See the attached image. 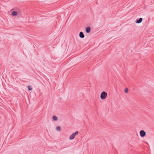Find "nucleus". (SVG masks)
<instances>
[{
  "instance_id": "nucleus-1",
  "label": "nucleus",
  "mask_w": 154,
  "mask_h": 154,
  "mask_svg": "<svg viewBox=\"0 0 154 154\" xmlns=\"http://www.w3.org/2000/svg\"><path fill=\"white\" fill-rule=\"evenodd\" d=\"M107 94L105 91L102 92L100 95V97L102 100L105 99L106 97Z\"/></svg>"
},
{
  "instance_id": "nucleus-11",
  "label": "nucleus",
  "mask_w": 154,
  "mask_h": 154,
  "mask_svg": "<svg viewBox=\"0 0 154 154\" xmlns=\"http://www.w3.org/2000/svg\"><path fill=\"white\" fill-rule=\"evenodd\" d=\"M124 92L125 93H127L128 92V89L127 88H126L124 90Z\"/></svg>"
},
{
  "instance_id": "nucleus-6",
  "label": "nucleus",
  "mask_w": 154,
  "mask_h": 154,
  "mask_svg": "<svg viewBox=\"0 0 154 154\" xmlns=\"http://www.w3.org/2000/svg\"><path fill=\"white\" fill-rule=\"evenodd\" d=\"M143 20V19L142 18H140L138 20H136V23H141Z\"/></svg>"
},
{
  "instance_id": "nucleus-2",
  "label": "nucleus",
  "mask_w": 154,
  "mask_h": 154,
  "mask_svg": "<svg viewBox=\"0 0 154 154\" xmlns=\"http://www.w3.org/2000/svg\"><path fill=\"white\" fill-rule=\"evenodd\" d=\"M78 131H76L75 132L73 133L69 137V139L70 140H72L75 137V136L78 134Z\"/></svg>"
},
{
  "instance_id": "nucleus-9",
  "label": "nucleus",
  "mask_w": 154,
  "mask_h": 154,
  "mask_svg": "<svg viewBox=\"0 0 154 154\" xmlns=\"http://www.w3.org/2000/svg\"><path fill=\"white\" fill-rule=\"evenodd\" d=\"M27 87H28V89L29 91H30L32 90V88L31 87V86H30V85L28 86Z\"/></svg>"
},
{
  "instance_id": "nucleus-4",
  "label": "nucleus",
  "mask_w": 154,
  "mask_h": 154,
  "mask_svg": "<svg viewBox=\"0 0 154 154\" xmlns=\"http://www.w3.org/2000/svg\"><path fill=\"white\" fill-rule=\"evenodd\" d=\"M91 31V28L90 27H87L85 29V31L87 33H89Z\"/></svg>"
},
{
  "instance_id": "nucleus-8",
  "label": "nucleus",
  "mask_w": 154,
  "mask_h": 154,
  "mask_svg": "<svg viewBox=\"0 0 154 154\" xmlns=\"http://www.w3.org/2000/svg\"><path fill=\"white\" fill-rule=\"evenodd\" d=\"M52 118H53V120L55 121L57 120L58 119L57 117L56 116H53L52 117Z\"/></svg>"
},
{
  "instance_id": "nucleus-3",
  "label": "nucleus",
  "mask_w": 154,
  "mask_h": 154,
  "mask_svg": "<svg viewBox=\"0 0 154 154\" xmlns=\"http://www.w3.org/2000/svg\"><path fill=\"white\" fill-rule=\"evenodd\" d=\"M140 134L141 137H143L146 136V133L144 130H142L140 131Z\"/></svg>"
},
{
  "instance_id": "nucleus-5",
  "label": "nucleus",
  "mask_w": 154,
  "mask_h": 154,
  "mask_svg": "<svg viewBox=\"0 0 154 154\" xmlns=\"http://www.w3.org/2000/svg\"><path fill=\"white\" fill-rule=\"evenodd\" d=\"M79 37L82 38H83L85 37V35L82 32H80L79 34Z\"/></svg>"
},
{
  "instance_id": "nucleus-10",
  "label": "nucleus",
  "mask_w": 154,
  "mask_h": 154,
  "mask_svg": "<svg viewBox=\"0 0 154 154\" xmlns=\"http://www.w3.org/2000/svg\"><path fill=\"white\" fill-rule=\"evenodd\" d=\"M56 129L57 131H60L61 130V128L60 126H57L56 128Z\"/></svg>"
},
{
  "instance_id": "nucleus-7",
  "label": "nucleus",
  "mask_w": 154,
  "mask_h": 154,
  "mask_svg": "<svg viewBox=\"0 0 154 154\" xmlns=\"http://www.w3.org/2000/svg\"><path fill=\"white\" fill-rule=\"evenodd\" d=\"M12 14L13 16H17V12L16 11H13L12 12Z\"/></svg>"
}]
</instances>
